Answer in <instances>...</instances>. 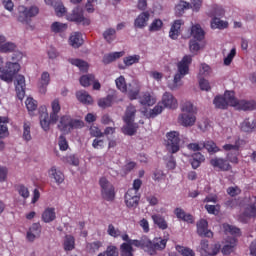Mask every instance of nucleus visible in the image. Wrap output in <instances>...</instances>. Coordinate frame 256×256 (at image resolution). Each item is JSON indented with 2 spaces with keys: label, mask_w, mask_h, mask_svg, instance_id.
I'll return each instance as SVG.
<instances>
[{
  "label": "nucleus",
  "mask_w": 256,
  "mask_h": 256,
  "mask_svg": "<svg viewBox=\"0 0 256 256\" xmlns=\"http://www.w3.org/2000/svg\"><path fill=\"white\" fill-rule=\"evenodd\" d=\"M193 63V57L191 55H185L181 61L177 63L178 72L174 76V87L170 86V89H175L179 83H181V79H183L186 75H189V67Z\"/></svg>",
  "instance_id": "obj_4"
},
{
  "label": "nucleus",
  "mask_w": 256,
  "mask_h": 256,
  "mask_svg": "<svg viewBox=\"0 0 256 256\" xmlns=\"http://www.w3.org/2000/svg\"><path fill=\"white\" fill-rule=\"evenodd\" d=\"M235 247H237V239L232 238L229 244L223 246V255H231L235 251Z\"/></svg>",
  "instance_id": "obj_38"
},
{
  "label": "nucleus",
  "mask_w": 256,
  "mask_h": 256,
  "mask_svg": "<svg viewBox=\"0 0 256 256\" xmlns=\"http://www.w3.org/2000/svg\"><path fill=\"white\" fill-rule=\"evenodd\" d=\"M107 233L110 237H114V239L121 237V230H119V228H115L113 224L108 225Z\"/></svg>",
  "instance_id": "obj_59"
},
{
  "label": "nucleus",
  "mask_w": 256,
  "mask_h": 256,
  "mask_svg": "<svg viewBox=\"0 0 256 256\" xmlns=\"http://www.w3.org/2000/svg\"><path fill=\"white\" fill-rule=\"evenodd\" d=\"M202 147L206 149L208 153H219V151H221V148L213 140L202 142Z\"/></svg>",
  "instance_id": "obj_33"
},
{
  "label": "nucleus",
  "mask_w": 256,
  "mask_h": 256,
  "mask_svg": "<svg viewBox=\"0 0 256 256\" xmlns=\"http://www.w3.org/2000/svg\"><path fill=\"white\" fill-rule=\"evenodd\" d=\"M90 135L91 137L101 138L103 137V132H101V129L97 126H91L90 129Z\"/></svg>",
  "instance_id": "obj_64"
},
{
  "label": "nucleus",
  "mask_w": 256,
  "mask_h": 256,
  "mask_svg": "<svg viewBox=\"0 0 256 256\" xmlns=\"http://www.w3.org/2000/svg\"><path fill=\"white\" fill-rule=\"evenodd\" d=\"M50 83L51 75L49 74V72H43L38 81V89L42 95H45V93H47V87H49Z\"/></svg>",
  "instance_id": "obj_20"
},
{
  "label": "nucleus",
  "mask_w": 256,
  "mask_h": 256,
  "mask_svg": "<svg viewBox=\"0 0 256 256\" xmlns=\"http://www.w3.org/2000/svg\"><path fill=\"white\" fill-rule=\"evenodd\" d=\"M245 145V140H242L241 138H238L234 144H225L223 146L224 151H236L239 152L241 149V146Z\"/></svg>",
  "instance_id": "obj_34"
},
{
  "label": "nucleus",
  "mask_w": 256,
  "mask_h": 256,
  "mask_svg": "<svg viewBox=\"0 0 256 256\" xmlns=\"http://www.w3.org/2000/svg\"><path fill=\"white\" fill-rule=\"evenodd\" d=\"M101 247H103V243L101 241L90 242L86 245V248L89 251V253H97V251H99Z\"/></svg>",
  "instance_id": "obj_49"
},
{
  "label": "nucleus",
  "mask_w": 256,
  "mask_h": 256,
  "mask_svg": "<svg viewBox=\"0 0 256 256\" xmlns=\"http://www.w3.org/2000/svg\"><path fill=\"white\" fill-rule=\"evenodd\" d=\"M123 55H125L124 51L106 54L103 56L102 63L104 65H109L110 63H113V61H117V59H121Z\"/></svg>",
  "instance_id": "obj_30"
},
{
  "label": "nucleus",
  "mask_w": 256,
  "mask_h": 256,
  "mask_svg": "<svg viewBox=\"0 0 256 256\" xmlns=\"http://www.w3.org/2000/svg\"><path fill=\"white\" fill-rule=\"evenodd\" d=\"M99 185L101 188L102 199L105 201H115V186H113V184H111L105 177L100 178Z\"/></svg>",
  "instance_id": "obj_9"
},
{
  "label": "nucleus",
  "mask_w": 256,
  "mask_h": 256,
  "mask_svg": "<svg viewBox=\"0 0 256 256\" xmlns=\"http://www.w3.org/2000/svg\"><path fill=\"white\" fill-rule=\"evenodd\" d=\"M39 15V7L31 6L29 8L25 6L18 7V21L20 23H25L26 25L31 22L33 17H37Z\"/></svg>",
  "instance_id": "obj_7"
},
{
  "label": "nucleus",
  "mask_w": 256,
  "mask_h": 256,
  "mask_svg": "<svg viewBox=\"0 0 256 256\" xmlns=\"http://www.w3.org/2000/svg\"><path fill=\"white\" fill-rule=\"evenodd\" d=\"M6 70L12 72V75H17L21 70V65L17 62H8L6 63Z\"/></svg>",
  "instance_id": "obj_53"
},
{
  "label": "nucleus",
  "mask_w": 256,
  "mask_h": 256,
  "mask_svg": "<svg viewBox=\"0 0 256 256\" xmlns=\"http://www.w3.org/2000/svg\"><path fill=\"white\" fill-rule=\"evenodd\" d=\"M181 25H183V20H175L170 28L169 37L170 39H178L181 33Z\"/></svg>",
  "instance_id": "obj_28"
},
{
  "label": "nucleus",
  "mask_w": 256,
  "mask_h": 256,
  "mask_svg": "<svg viewBox=\"0 0 256 256\" xmlns=\"http://www.w3.org/2000/svg\"><path fill=\"white\" fill-rule=\"evenodd\" d=\"M69 63H71V65H75V67H78L80 71L87 72L89 70V64L81 59L71 58L69 59Z\"/></svg>",
  "instance_id": "obj_37"
},
{
  "label": "nucleus",
  "mask_w": 256,
  "mask_h": 256,
  "mask_svg": "<svg viewBox=\"0 0 256 256\" xmlns=\"http://www.w3.org/2000/svg\"><path fill=\"white\" fill-rule=\"evenodd\" d=\"M223 229L225 233H230V235H241V229L231 226L229 224H223Z\"/></svg>",
  "instance_id": "obj_57"
},
{
  "label": "nucleus",
  "mask_w": 256,
  "mask_h": 256,
  "mask_svg": "<svg viewBox=\"0 0 256 256\" xmlns=\"http://www.w3.org/2000/svg\"><path fill=\"white\" fill-rule=\"evenodd\" d=\"M70 45L73 46L74 49H79V47L83 45V38L81 33L75 32L70 36Z\"/></svg>",
  "instance_id": "obj_35"
},
{
  "label": "nucleus",
  "mask_w": 256,
  "mask_h": 256,
  "mask_svg": "<svg viewBox=\"0 0 256 256\" xmlns=\"http://www.w3.org/2000/svg\"><path fill=\"white\" fill-rule=\"evenodd\" d=\"M79 82H80V85H82V87H90L95 82V75L93 74L83 75L80 78Z\"/></svg>",
  "instance_id": "obj_44"
},
{
  "label": "nucleus",
  "mask_w": 256,
  "mask_h": 256,
  "mask_svg": "<svg viewBox=\"0 0 256 256\" xmlns=\"http://www.w3.org/2000/svg\"><path fill=\"white\" fill-rule=\"evenodd\" d=\"M174 215H176L177 219H180V221H184L185 223H195L193 215L186 213L182 208H175Z\"/></svg>",
  "instance_id": "obj_26"
},
{
  "label": "nucleus",
  "mask_w": 256,
  "mask_h": 256,
  "mask_svg": "<svg viewBox=\"0 0 256 256\" xmlns=\"http://www.w3.org/2000/svg\"><path fill=\"white\" fill-rule=\"evenodd\" d=\"M210 165L214 169H218L219 171H224V172L231 171V169H233V166H231L229 161L221 157L212 158L210 160Z\"/></svg>",
  "instance_id": "obj_14"
},
{
  "label": "nucleus",
  "mask_w": 256,
  "mask_h": 256,
  "mask_svg": "<svg viewBox=\"0 0 256 256\" xmlns=\"http://www.w3.org/2000/svg\"><path fill=\"white\" fill-rule=\"evenodd\" d=\"M141 196L135 190H128L124 196V203L128 209H137L139 207Z\"/></svg>",
  "instance_id": "obj_12"
},
{
  "label": "nucleus",
  "mask_w": 256,
  "mask_h": 256,
  "mask_svg": "<svg viewBox=\"0 0 256 256\" xmlns=\"http://www.w3.org/2000/svg\"><path fill=\"white\" fill-rule=\"evenodd\" d=\"M51 109H52V112L50 113V118H49L47 107L41 106L39 108L40 125L43 131H49V129H51V124L55 125V123L59 121V113L61 112V104L59 103V99H55L51 103Z\"/></svg>",
  "instance_id": "obj_1"
},
{
  "label": "nucleus",
  "mask_w": 256,
  "mask_h": 256,
  "mask_svg": "<svg viewBox=\"0 0 256 256\" xmlns=\"http://www.w3.org/2000/svg\"><path fill=\"white\" fill-rule=\"evenodd\" d=\"M140 60H141V56H139L137 54H135L133 56H127L123 59L126 67H131V65H135V63H139Z\"/></svg>",
  "instance_id": "obj_51"
},
{
  "label": "nucleus",
  "mask_w": 256,
  "mask_h": 256,
  "mask_svg": "<svg viewBox=\"0 0 256 256\" xmlns=\"http://www.w3.org/2000/svg\"><path fill=\"white\" fill-rule=\"evenodd\" d=\"M152 221L154 225H157L162 231H165L169 227V224H167V220H165V217L161 214H154L152 215Z\"/></svg>",
  "instance_id": "obj_31"
},
{
  "label": "nucleus",
  "mask_w": 256,
  "mask_h": 256,
  "mask_svg": "<svg viewBox=\"0 0 256 256\" xmlns=\"http://www.w3.org/2000/svg\"><path fill=\"white\" fill-rule=\"evenodd\" d=\"M137 113V109L133 104H130L125 111V115L123 116V121L126 124L122 127V133L124 135H129L133 137L135 133H137V124H135V114Z\"/></svg>",
  "instance_id": "obj_2"
},
{
  "label": "nucleus",
  "mask_w": 256,
  "mask_h": 256,
  "mask_svg": "<svg viewBox=\"0 0 256 256\" xmlns=\"http://www.w3.org/2000/svg\"><path fill=\"white\" fill-rule=\"evenodd\" d=\"M237 109L240 111H255L256 109V101L255 100H237L236 99V106Z\"/></svg>",
  "instance_id": "obj_25"
},
{
  "label": "nucleus",
  "mask_w": 256,
  "mask_h": 256,
  "mask_svg": "<svg viewBox=\"0 0 256 256\" xmlns=\"http://www.w3.org/2000/svg\"><path fill=\"white\" fill-rule=\"evenodd\" d=\"M176 250L183 256H195V252L191 248L176 246Z\"/></svg>",
  "instance_id": "obj_61"
},
{
  "label": "nucleus",
  "mask_w": 256,
  "mask_h": 256,
  "mask_svg": "<svg viewBox=\"0 0 256 256\" xmlns=\"http://www.w3.org/2000/svg\"><path fill=\"white\" fill-rule=\"evenodd\" d=\"M98 256H119V250L116 246L110 245L106 248V251L99 253Z\"/></svg>",
  "instance_id": "obj_50"
},
{
  "label": "nucleus",
  "mask_w": 256,
  "mask_h": 256,
  "mask_svg": "<svg viewBox=\"0 0 256 256\" xmlns=\"http://www.w3.org/2000/svg\"><path fill=\"white\" fill-rule=\"evenodd\" d=\"M216 109H227V107H236L237 98H235V92L226 91L224 96H216L213 100Z\"/></svg>",
  "instance_id": "obj_6"
},
{
  "label": "nucleus",
  "mask_w": 256,
  "mask_h": 256,
  "mask_svg": "<svg viewBox=\"0 0 256 256\" xmlns=\"http://www.w3.org/2000/svg\"><path fill=\"white\" fill-rule=\"evenodd\" d=\"M182 113H186V115H195L197 113V108L190 101H186L181 105Z\"/></svg>",
  "instance_id": "obj_36"
},
{
  "label": "nucleus",
  "mask_w": 256,
  "mask_h": 256,
  "mask_svg": "<svg viewBox=\"0 0 256 256\" xmlns=\"http://www.w3.org/2000/svg\"><path fill=\"white\" fill-rule=\"evenodd\" d=\"M66 19L72 23H76V25H91V20L85 17L83 8L80 6H76L70 14H67Z\"/></svg>",
  "instance_id": "obj_8"
},
{
  "label": "nucleus",
  "mask_w": 256,
  "mask_h": 256,
  "mask_svg": "<svg viewBox=\"0 0 256 256\" xmlns=\"http://www.w3.org/2000/svg\"><path fill=\"white\" fill-rule=\"evenodd\" d=\"M163 28V21L161 19H154L149 26L150 32L161 31Z\"/></svg>",
  "instance_id": "obj_56"
},
{
  "label": "nucleus",
  "mask_w": 256,
  "mask_h": 256,
  "mask_svg": "<svg viewBox=\"0 0 256 256\" xmlns=\"http://www.w3.org/2000/svg\"><path fill=\"white\" fill-rule=\"evenodd\" d=\"M150 17L151 14H149V11L140 13L134 20L135 29H145V26L149 23Z\"/></svg>",
  "instance_id": "obj_19"
},
{
  "label": "nucleus",
  "mask_w": 256,
  "mask_h": 256,
  "mask_svg": "<svg viewBox=\"0 0 256 256\" xmlns=\"http://www.w3.org/2000/svg\"><path fill=\"white\" fill-rule=\"evenodd\" d=\"M54 10L57 17H63V15L67 13V8H65L62 2H57L54 6Z\"/></svg>",
  "instance_id": "obj_58"
},
{
  "label": "nucleus",
  "mask_w": 256,
  "mask_h": 256,
  "mask_svg": "<svg viewBox=\"0 0 256 256\" xmlns=\"http://www.w3.org/2000/svg\"><path fill=\"white\" fill-rule=\"evenodd\" d=\"M116 87L121 93H127V82L124 76H120L115 80Z\"/></svg>",
  "instance_id": "obj_48"
},
{
  "label": "nucleus",
  "mask_w": 256,
  "mask_h": 256,
  "mask_svg": "<svg viewBox=\"0 0 256 256\" xmlns=\"http://www.w3.org/2000/svg\"><path fill=\"white\" fill-rule=\"evenodd\" d=\"M48 175L50 179H54L56 185H61L65 181V174L61 170L57 169V166H52L48 170Z\"/></svg>",
  "instance_id": "obj_22"
},
{
  "label": "nucleus",
  "mask_w": 256,
  "mask_h": 256,
  "mask_svg": "<svg viewBox=\"0 0 256 256\" xmlns=\"http://www.w3.org/2000/svg\"><path fill=\"white\" fill-rule=\"evenodd\" d=\"M197 233L200 237H208V239H211L213 237V232L208 229L209 222L205 219H201L197 222Z\"/></svg>",
  "instance_id": "obj_18"
},
{
  "label": "nucleus",
  "mask_w": 256,
  "mask_h": 256,
  "mask_svg": "<svg viewBox=\"0 0 256 256\" xmlns=\"http://www.w3.org/2000/svg\"><path fill=\"white\" fill-rule=\"evenodd\" d=\"M205 209L209 215H219V212L221 211V205H205Z\"/></svg>",
  "instance_id": "obj_60"
},
{
  "label": "nucleus",
  "mask_w": 256,
  "mask_h": 256,
  "mask_svg": "<svg viewBox=\"0 0 256 256\" xmlns=\"http://www.w3.org/2000/svg\"><path fill=\"white\" fill-rule=\"evenodd\" d=\"M63 163L72 165L73 167H79V157L75 154L66 155L62 158Z\"/></svg>",
  "instance_id": "obj_42"
},
{
  "label": "nucleus",
  "mask_w": 256,
  "mask_h": 256,
  "mask_svg": "<svg viewBox=\"0 0 256 256\" xmlns=\"http://www.w3.org/2000/svg\"><path fill=\"white\" fill-rule=\"evenodd\" d=\"M26 87H27V85L25 84V76L19 74L16 77L15 91H16V95H17L18 99H20V101H23V99H25Z\"/></svg>",
  "instance_id": "obj_17"
},
{
  "label": "nucleus",
  "mask_w": 256,
  "mask_h": 256,
  "mask_svg": "<svg viewBox=\"0 0 256 256\" xmlns=\"http://www.w3.org/2000/svg\"><path fill=\"white\" fill-rule=\"evenodd\" d=\"M184 39L193 37L196 41H203L205 39V31L201 28V25H192L191 29L188 30L187 34L183 35Z\"/></svg>",
  "instance_id": "obj_15"
},
{
  "label": "nucleus",
  "mask_w": 256,
  "mask_h": 256,
  "mask_svg": "<svg viewBox=\"0 0 256 256\" xmlns=\"http://www.w3.org/2000/svg\"><path fill=\"white\" fill-rule=\"evenodd\" d=\"M76 97L80 103H83L84 105H91L93 103V97L87 93V91H78L76 92Z\"/></svg>",
  "instance_id": "obj_32"
},
{
  "label": "nucleus",
  "mask_w": 256,
  "mask_h": 256,
  "mask_svg": "<svg viewBox=\"0 0 256 256\" xmlns=\"http://www.w3.org/2000/svg\"><path fill=\"white\" fill-rule=\"evenodd\" d=\"M139 103L143 107H153L155 103H157V98L153 94V92H142L139 97Z\"/></svg>",
  "instance_id": "obj_16"
},
{
  "label": "nucleus",
  "mask_w": 256,
  "mask_h": 256,
  "mask_svg": "<svg viewBox=\"0 0 256 256\" xmlns=\"http://www.w3.org/2000/svg\"><path fill=\"white\" fill-rule=\"evenodd\" d=\"M240 129L244 133H253V131H256V120L245 118L244 121L240 124Z\"/></svg>",
  "instance_id": "obj_27"
},
{
  "label": "nucleus",
  "mask_w": 256,
  "mask_h": 256,
  "mask_svg": "<svg viewBox=\"0 0 256 256\" xmlns=\"http://www.w3.org/2000/svg\"><path fill=\"white\" fill-rule=\"evenodd\" d=\"M226 161L233 165H239V152H229L226 154Z\"/></svg>",
  "instance_id": "obj_55"
},
{
  "label": "nucleus",
  "mask_w": 256,
  "mask_h": 256,
  "mask_svg": "<svg viewBox=\"0 0 256 256\" xmlns=\"http://www.w3.org/2000/svg\"><path fill=\"white\" fill-rule=\"evenodd\" d=\"M85 122L83 120L73 119L69 115H64L58 122V129L62 133H71L73 129H83Z\"/></svg>",
  "instance_id": "obj_3"
},
{
  "label": "nucleus",
  "mask_w": 256,
  "mask_h": 256,
  "mask_svg": "<svg viewBox=\"0 0 256 256\" xmlns=\"http://www.w3.org/2000/svg\"><path fill=\"white\" fill-rule=\"evenodd\" d=\"M111 105H113V95H108L98 100V107H101V109H107V107H111Z\"/></svg>",
  "instance_id": "obj_47"
},
{
  "label": "nucleus",
  "mask_w": 256,
  "mask_h": 256,
  "mask_svg": "<svg viewBox=\"0 0 256 256\" xmlns=\"http://www.w3.org/2000/svg\"><path fill=\"white\" fill-rule=\"evenodd\" d=\"M13 77H15V75L7 69L6 71H2V74L0 75V79L6 83H11L13 81Z\"/></svg>",
  "instance_id": "obj_63"
},
{
  "label": "nucleus",
  "mask_w": 256,
  "mask_h": 256,
  "mask_svg": "<svg viewBox=\"0 0 256 256\" xmlns=\"http://www.w3.org/2000/svg\"><path fill=\"white\" fill-rule=\"evenodd\" d=\"M161 104L166 109H177V99H175V96L171 94L170 92H165L162 96V102Z\"/></svg>",
  "instance_id": "obj_21"
},
{
  "label": "nucleus",
  "mask_w": 256,
  "mask_h": 256,
  "mask_svg": "<svg viewBox=\"0 0 256 256\" xmlns=\"http://www.w3.org/2000/svg\"><path fill=\"white\" fill-rule=\"evenodd\" d=\"M15 43L13 42H7L2 45H0V53H13L15 51Z\"/></svg>",
  "instance_id": "obj_52"
},
{
  "label": "nucleus",
  "mask_w": 256,
  "mask_h": 256,
  "mask_svg": "<svg viewBox=\"0 0 256 256\" xmlns=\"http://www.w3.org/2000/svg\"><path fill=\"white\" fill-rule=\"evenodd\" d=\"M166 137H167V144H166L167 151L172 155L175 153H178L179 149H181V146H179V144L181 143V138H179V132L177 131L168 132Z\"/></svg>",
  "instance_id": "obj_10"
},
{
  "label": "nucleus",
  "mask_w": 256,
  "mask_h": 256,
  "mask_svg": "<svg viewBox=\"0 0 256 256\" xmlns=\"http://www.w3.org/2000/svg\"><path fill=\"white\" fill-rule=\"evenodd\" d=\"M251 217H256V205L251 204L247 206L244 210V212L239 216V221L241 223H248L249 219Z\"/></svg>",
  "instance_id": "obj_23"
},
{
  "label": "nucleus",
  "mask_w": 256,
  "mask_h": 256,
  "mask_svg": "<svg viewBox=\"0 0 256 256\" xmlns=\"http://www.w3.org/2000/svg\"><path fill=\"white\" fill-rule=\"evenodd\" d=\"M67 27L68 25L66 23L53 22L50 29L52 33H65V31H67Z\"/></svg>",
  "instance_id": "obj_40"
},
{
  "label": "nucleus",
  "mask_w": 256,
  "mask_h": 256,
  "mask_svg": "<svg viewBox=\"0 0 256 256\" xmlns=\"http://www.w3.org/2000/svg\"><path fill=\"white\" fill-rule=\"evenodd\" d=\"M148 239L147 236L142 237L140 240H131L130 244L122 243L120 245L121 256H134L133 255V245L134 247H140L145 253L148 249Z\"/></svg>",
  "instance_id": "obj_5"
},
{
  "label": "nucleus",
  "mask_w": 256,
  "mask_h": 256,
  "mask_svg": "<svg viewBox=\"0 0 256 256\" xmlns=\"http://www.w3.org/2000/svg\"><path fill=\"white\" fill-rule=\"evenodd\" d=\"M167 247V239L154 238L153 241L148 238V255H157V251H163Z\"/></svg>",
  "instance_id": "obj_11"
},
{
  "label": "nucleus",
  "mask_w": 256,
  "mask_h": 256,
  "mask_svg": "<svg viewBox=\"0 0 256 256\" xmlns=\"http://www.w3.org/2000/svg\"><path fill=\"white\" fill-rule=\"evenodd\" d=\"M64 251H73L75 249V237L66 235L64 239Z\"/></svg>",
  "instance_id": "obj_39"
},
{
  "label": "nucleus",
  "mask_w": 256,
  "mask_h": 256,
  "mask_svg": "<svg viewBox=\"0 0 256 256\" xmlns=\"http://www.w3.org/2000/svg\"><path fill=\"white\" fill-rule=\"evenodd\" d=\"M57 219V214L55 213V208L48 207L42 213V221L44 223H52Z\"/></svg>",
  "instance_id": "obj_29"
},
{
  "label": "nucleus",
  "mask_w": 256,
  "mask_h": 256,
  "mask_svg": "<svg viewBox=\"0 0 256 256\" xmlns=\"http://www.w3.org/2000/svg\"><path fill=\"white\" fill-rule=\"evenodd\" d=\"M163 104L159 102L152 110H150V117L154 119L157 115H161L163 113Z\"/></svg>",
  "instance_id": "obj_62"
},
{
  "label": "nucleus",
  "mask_w": 256,
  "mask_h": 256,
  "mask_svg": "<svg viewBox=\"0 0 256 256\" xmlns=\"http://www.w3.org/2000/svg\"><path fill=\"white\" fill-rule=\"evenodd\" d=\"M191 7V4L185 1H180L178 5L175 6V15L176 17L183 16V13H185V9H189Z\"/></svg>",
  "instance_id": "obj_41"
},
{
  "label": "nucleus",
  "mask_w": 256,
  "mask_h": 256,
  "mask_svg": "<svg viewBox=\"0 0 256 256\" xmlns=\"http://www.w3.org/2000/svg\"><path fill=\"white\" fill-rule=\"evenodd\" d=\"M22 139L28 143L31 141V122H24L23 123V134Z\"/></svg>",
  "instance_id": "obj_46"
},
{
  "label": "nucleus",
  "mask_w": 256,
  "mask_h": 256,
  "mask_svg": "<svg viewBox=\"0 0 256 256\" xmlns=\"http://www.w3.org/2000/svg\"><path fill=\"white\" fill-rule=\"evenodd\" d=\"M117 35V31L115 28H108L103 32V38L107 43H113L115 41V37Z\"/></svg>",
  "instance_id": "obj_45"
},
{
  "label": "nucleus",
  "mask_w": 256,
  "mask_h": 256,
  "mask_svg": "<svg viewBox=\"0 0 256 256\" xmlns=\"http://www.w3.org/2000/svg\"><path fill=\"white\" fill-rule=\"evenodd\" d=\"M26 109L29 114L33 113V111H37V101L33 98H27L25 101Z\"/></svg>",
  "instance_id": "obj_54"
},
{
  "label": "nucleus",
  "mask_w": 256,
  "mask_h": 256,
  "mask_svg": "<svg viewBox=\"0 0 256 256\" xmlns=\"http://www.w3.org/2000/svg\"><path fill=\"white\" fill-rule=\"evenodd\" d=\"M200 247L205 256H215L221 251V244L209 245V240H201Z\"/></svg>",
  "instance_id": "obj_13"
},
{
  "label": "nucleus",
  "mask_w": 256,
  "mask_h": 256,
  "mask_svg": "<svg viewBox=\"0 0 256 256\" xmlns=\"http://www.w3.org/2000/svg\"><path fill=\"white\" fill-rule=\"evenodd\" d=\"M178 120L183 127H193L195 121H197V117H195V114L182 113L179 115Z\"/></svg>",
  "instance_id": "obj_24"
},
{
  "label": "nucleus",
  "mask_w": 256,
  "mask_h": 256,
  "mask_svg": "<svg viewBox=\"0 0 256 256\" xmlns=\"http://www.w3.org/2000/svg\"><path fill=\"white\" fill-rule=\"evenodd\" d=\"M229 27V23L225 22L217 17H214L211 21L212 29H227Z\"/></svg>",
  "instance_id": "obj_43"
}]
</instances>
